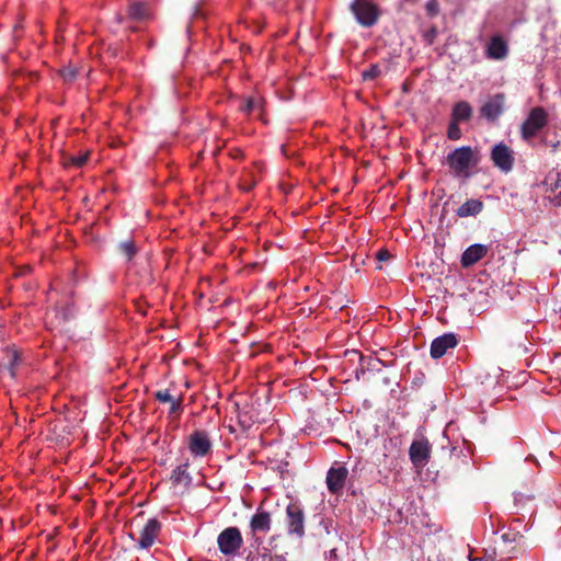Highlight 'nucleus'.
<instances>
[{
    "mask_svg": "<svg viewBox=\"0 0 561 561\" xmlns=\"http://www.w3.org/2000/svg\"><path fill=\"white\" fill-rule=\"evenodd\" d=\"M348 9L356 22L366 28L377 24L381 16L379 7L371 0H352Z\"/></svg>",
    "mask_w": 561,
    "mask_h": 561,
    "instance_id": "nucleus-1",
    "label": "nucleus"
},
{
    "mask_svg": "<svg viewBox=\"0 0 561 561\" xmlns=\"http://www.w3.org/2000/svg\"><path fill=\"white\" fill-rule=\"evenodd\" d=\"M447 163L457 175L468 176L469 168L476 165L478 159L470 146H462L447 156Z\"/></svg>",
    "mask_w": 561,
    "mask_h": 561,
    "instance_id": "nucleus-2",
    "label": "nucleus"
},
{
    "mask_svg": "<svg viewBox=\"0 0 561 561\" xmlns=\"http://www.w3.org/2000/svg\"><path fill=\"white\" fill-rule=\"evenodd\" d=\"M306 516L304 508L298 502H290L286 507L287 534L297 538L305 536Z\"/></svg>",
    "mask_w": 561,
    "mask_h": 561,
    "instance_id": "nucleus-3",
    "label": "nucleus"
},
{
    "mask_svg": "<svg viewBox=\"0 0 561 561\" xmlns=\"http://www.w3.org/2000/svg\"><path fill=\"white\" fill-rule=\"evenodd\" d=\"M243 543L241 531L238 527L225 528L217 538L219 551L225 556H234Z\"/></svg>",
    "mask_w": 561,
    "mask_h": 561,
    "instance_id": "nucleus-4",
    "label": "nucleus"
},
{
    "mask_svg": "<svg viewBox=\"0 0 561 561\" xmlns=\"http://www.w3.org/2000/svg\"><path fill=\"white\" fill-rule=\"evenodd\" d=\"M548 123L547 112L542 107H534L522 124V137L526 140L535 137Z\"/></svg>",
    "mask_w": 561,
    "mask_h": 561,
    "instance_id": "nucleus-5",
    "label": "nucleus"
},
{
    "mask_svg": "<svg viewBox=\"0 0 561 561\" xmlns=\"http://www.w3.org/2000/svg\"><path fill=\"white\" fill-rule=\"evenodd\" d=\"M187 448L195 458H204L210 455L213 451V442L209 434L203 430L194 431L187 437Z\"/></svg>",
    "mask_w": 561,
    "mask_h": 561,
    "instance_id": "nucleus-6",
    "label": "nucleus"
},
{
    "mask_svg": "<svg viewBox=\"0 0 561 561\" xmlns=\"http://www.w3.org/2000/svg\"><path fill=\"white\" fill-rule=\"evenodd\" d=\"M491 160L494 167L504 173H508L514 167V151L504 142H499L491 149Z\"/></svg>",
    "mask_w": 561,
    "mask_h": 561,
    "instance_id": "nucleus-7",
    "label": "nucleus"
},
{
    "mask_svg": "<svg viewBox=\"0 0 561 561\" xmlns=\"http://www.w3.org/2000/svg\"><path fill=\"white\" fill-rule=\"evenodd\" d=\"M21 363V352L15 345H8L0 350V373H7L11 378H15Z\"/></svg>",
    "mask_w": 561,
    "mask_h": 561,
    "instance_id": "nucleus-8",
    "label": "nucleus"
},
{
    "mask_svg": "<svg viewBox=\"0 0 561 561\" xmlns=\"http://www.w3.org/2000/svg\"><path fill=\"white\" fill-rule=\"evenodd\" d=\"M508 43L500 34L491 36L485 46V57L490 60H503L508 56Z\"/></svg>",
    "mask_w": 561,
    "mask_h": 561,
    "instance_id": "nucleus-9",
    "label": "nucleus"
},
{
    "mask_svg": "<svg viewBox=\"0 0 561 561\" xmlns=\"http://www.w3.org/2000/svg\"><path fill=\"white\" fill-rule=\"evenodd\" d=\"M505 95L497 93L492 95L480 108L482 117L490 122H495L504 112Z\"/></svg>",
    "mask_w": 561,
    "mask_h": 561,
    "instance_id": "nucleus-10",
    "label": "nucleus"
},
{
    "mask_svg": "<svg viewBox=\"0 0 561 561\" xmlns=\"http://www.w3.org/2000/svg\"><path fill=\"white\" fill-rule=\"evenodd\" d=\"M458 336L455 333H445L433 340L431 344V357L434 359L443 357L448 350L458 345Z\"/></svg>",
    "mask_w": 561,
    "mask_h": 561,
    "instance_id": "nucleus-11",
    "label": "nucleus"
},
{
    "mask_svg": "<svg viewBox=\"0 0 561 561\" xmlns=\"http://www.w3.org/2000/svg\"><path fill=\"white\" fill-rule=\"evenodd\" d=\"M161 531V523L157 518H150L140 531V538L136 547L138 549L150 548Z\"/></svg>",
    "mask_w": 561,
    "mask_h": 561,
    "instance_id": "nucleus-12",
    "label": "nucleus"
},
{
    "mask_svg": "<svg viewBox=\"0 0 561 561\" xmlns=\"http://www.w3.org/2000/svg\"><path fill=\"white\" fill-rule=\"evenodd\" d=\"M410 459L416 467H423L428 462L431 455V445L426 438L413 440L410 450Z\"/></svg>",
    "mask_w": 561,
    "mask_h": 561,
    "instance_id": "nucleus-13",
    "label": "nucleus"
},
{
    "mask_svg": "<svg viewBox=\"0 0 561 561\" xmlns=\"http://www.w3.org/2000/svg\"><path fill=\"white\" fill-rule=\"evenodd\" d=\"M347 476H348V470L344 466H340L337 468H331L327 474L328 490L332 494L340 493L345 485Z\"/></svg>",
    "mask_w": 561,
    "mask_h": 561,
    "instance_id": "nucleus-14",
    "label": "nucleus"
},
{
    "mask_svg": "<svg viewBox=\"0 0 561 561\" xmlns=\"http://www.w3.org/2000/svg\"><path fill=\"white\" fill-rule=\"evenodd\" d=\"M127 19L142 22L151 18V7L147 1L131 0L127 8Z\"/></svg>",
    "mask_w": 561,
    "mask_h": 561,
    "instance_id": "nucleus-15",
    "label": "nucleus"
},
{
    "mask_svg": "<svg viewBox=\"0 0 561 561\" xmlns=\"http://www.w3.org/2000/svg\"><path fill=\"white\" fill-rule=\"evenodd\" d=\"M272 518L271 514L266 511L257 510L256 513L251 517L250 528L253 536L257 534H267L271 529Z\"/></svg>",
    "mask_w": 561,
    "mask_h": 561,
    "instance_id": "nucleus-16",
    "label": "nucleus"
},
{
    "mask_svg": "<svg viewBox=\"0 0 561 561\" xmlns=\"http://www.w3.org/2000/svg\"><path fill=\"white\" fill-rule=\"evenodd\" d=\"M488 253V248L483 244H472L466 249V251L461 255V265L462 267H469L481 259H483Z\"/></svg>",
    "mask_w": 561,
    "mask_h": 561,
    "instance_id": "nucleus-17",
    "label": "nucleus"
},
{
    "mask_svg": "<svg viewBox=\"0 0 561 561\" xmlns=\"http://www.w3.org/2000/svg\"><path fill=\"white\" fill-rule=\"evenodd\" d=\"M473 114L472 106L467 101H459L455 103L451 110L450 119L462 123L468 122Z\"/></svg>",
    "mask_w": 561,
    "mask_h": 561,
    "instance_id": "nucleus-18",
    "label": "nucleus"
},
{
    "mask_svg": "<svg viewBox=\"0 0 561 561\" xmlns=\"http://www.w3.org/2000/svg\"><path fill=\"white\" fill-rule=\"evenodd\" d=\"M187 468L188 462L186 461L185 463L180 465L172 470L170 480L173 486L190 485L192 478L187 471Z\"/></svg>",
    "mask_w": 561,
    "mask_h": 561,
    "instance_id": "nucleus-19",
    "label": "nucleus"
},
{
    "mask_svg": "<svg viewBox=\"0 0 561 561\" xmlns=\"http://www.w3.org/2000/svg\"><path fill=\"white\" fill-rule=\"evenodd\" d=\"M483 209V203L480 199H468L458 209L459 217H469L480 214Z\"/></svg>",
    "mask_w": 561,
    "mask_h": 561,
    "instance_id": "nucleus-20",
    "label": "nucleus"
},
{
    "mask_svg": "<svg viewBox=\"0 0 561 561\" xmlns=\"http://www.w3.org/2000/svg\"><path fill=\"white\" fill-rule=\"evenodd\" d=\"M350 354L359 358L362 374H365L366 370H379L380 359L373 356H363L358 351H352Z\"/></svg>",
    "mask_w": 561,
    "mask_h": 561,
    "instance_id": "nucleus-21",
    "label": "nucleus"
},
{
    "mask_svg": "<svg viewBox=\"0 0 561 561\" xmlns=\"http://www.w3.org/2000/svg\"><path fill=\"white\" fill-rule=\"evenodd\" d=\"M90 151H85L79 156H65L62 159V164L66 168L75 167L82 168L89 160Z\"/></svg>",
    "mask_w": 561,
    "mask_h": 561,
    "instance_id": "nucleus-22",
    "label": "nucleus"
},
{
    "mask_svg": "<svg viewBox=\"0 0 561 561\" xmlns=\"http://www.w3.org/2000/svg\"><path fill=\"white\" fill-rule=\"evenodd\" d=\"M256 184L254 175L251 171L244 170L239 180V187L243 192H250Z\"/></svg>",
    "mask_w": 561,
    "mask_h": 561,
    "instance_id": "nucleus-23",
    "label": "nucleus"
},
{
    "mask_svg": "<svg viewBox=\"0 0 561 561\" xmlns=\"http://www.w3.org/2000/svg\"><path fill=\"white\" fill-rule=\"evenodd\" d=\"M119 252L128 260H133V257L137 254L138 250L133 240H126L118 244Z\"/></svg>",
    "mask_w": 561,
    "mask_h": 561,
    "instance_id": "nucleus-24",
    "label": "nucleus"
},
{
    "mask_svg": "<svg viewBox=\"0 0 561 561\" xmlns=\"http://www.w3.org/2000/svg\"><path fill=\"white\" fill-rule=\"evenodd\" d=\"M460 123H457L450 119L448 128H447V138L450 140H458L462 136V131L459 127Z\"/></svg>",
    "mask_w": 561,
    "mask_h": 561,
    "instance_id": "nucleus-25",
    "label": "nucleus"
},
{
    "mask_svg": "<svg viewBox=\"0 0 561 561\" xmlns=\"http://www.w3.org/2000/svg\"><path fill=\"white\" fill-rule=\"evenodd\" d=\"M523 538V535L518 530H510L501 536V539L504 545H511L517 542Z\"/></svg>",
    "mask_w": 561,
    "mask_h": 561,
    "instance_id": "nucleus-26",
    "label": "nucleus"
},
{
    "mask_svg": "<svg viewBox=\"0 0 561 561\" xmlns=\"http://www.w3.org/2000/svg\"><path fill=\"white\" fill-rule=\"evenodd\" d=\"M154 399L161 403H170L175 398L170 393L169 389L158 390L153 394Z\"/></svg>",
    "mask_w": 561,
    "mask_h": 561,
    "instance_id": "nucleus-27",
    "label": "nucleus"
},
{
    "mask_svg": "<svg viewBox=\"0 0 561 561\" xmlns=\"http://www.w3.org/2000/svg\"><path fill=\"white\" fill-rule=\"evenodd\" d=\"M553 193V201L558 206H561V174L559 173L556 182L552 184L551 188Z\"/></svg>",
    "mask_w": 561,
    "mask_h": 561,
    "instance_id": "nucleus-28",
    "label": "nucleus"
},
{
    "mask_svg": "<svg viewBox=\"0 0 561 561\" xmlns=\"http://www.w3.org/2000/svg\"><path fill=\"white\" fill-rule=\"evenodd\" d=\"M426 13L430 18H435L439 13L438 0H428L425 4Z\"/></svg>",
    "mask_w": 561,
    "mask_h": 561,
    "instance_id": "nucleus-29",
    "label": "nucleus"
},
{
    "mask_svg": "<svg viewBox=\"0 0 561 561\" xmlns=\"http://www.w3.org/2000/svg\"><path fill=\"white\" fill-rule=\"evenodd\" d=\"M381 73V69L377 65H371L369 69L363 72L364 80H374L379 77Z\"/></svg>",
    "mask_w": 561,
    "mask_h": 561,
    "instance_id": "nucleus-30",
    "label": "nucleus"
},
{
    "mask_svg": "<svg viewBox=\"0 0 561 561\" xmlns=\"http://www.w3.org/2000/svg\"><path fill=\"white\" fill-rule=\"evenodd\" d=\"M437 35H438L437 26L432 25L426 32H424L423 38L428 45H433Z\"/></svg>",
    "mask_w": 561,
    "mask_h": 561,
    "instance_id": "nucleus-31",
    "label": "nucleus"
},
{
    "mask_svg": "<svg viewBox=\"0 0 561 561\" xmlns=\"http://www.w3.org/2000/svg\"><path fill=\"white\" fill-rule=\"evenodd\" d=\"M247 561H274V557L267 550H264L255 556H249Z\"/></svg>",
    "mask_w": 561,
    "mask_h": 561,
    "instance_id": "nucleus-32",
    "label": "nucleus"
},
{
    "mask_svg": "<svg viewBox=\"0 0 561 561\" xmlns=\"http://www.w3.org/2000/svg\"><path fill=\"white\" fill-rule=\"evenodd\" d=\"M60 76L64 78L65 81L71 82L77 77V70L71 67L62 68L60 70Z\"/></svg>",
    "mask_w": 561,
    "mask_h": 561,
    "instance_id": "nucleus-33",
    "label": "nucleus"
},
{
    "mask_svg": "<svg viewBox=\"0 0 561 561\" xmlns=\"http://www.w3.org/2000/svg\"><path fill=\"white\" fill-rule=\"evenodd\" d=\"M183 397L179 396L172 402H170V413H178L182 410Z\"/></svg>",
    "mask_w": 561,
    "mask_h": 561,
    "instance_id": "nucleus-34",
    "label": "nucleus"
},
{
    "mask_svg": "<svg viewBox=\"0 0 561 561\" xmlns=\"http://www.w3.org/2000/svg\"><path fill=\"white\" fill-rule=\"evenodd\" d=\"M391 257L390 252L387 249H380L376 253V260L378 262H385L388 261Z\"/></svg>",
    "mask_w": 561,
    "mask_h": 561,
    "instance_id": "nucleus-35",
    "label": "nucleus"
},
{
    "mask_svg": "<svg viewBox=\"0 0 561 561\" xmlns=\"http://www.w3.org/2000/svg\"><path fill=\"white\" fill-rule=\"evenodd\" d=\"M254 108V101L253 99H248L245 103L241 106V111L245 114H250Z\"/></svg>",
    "mask_w": 561,
    "mask_h": 561,
    "instance_id": "nucleus-36",
    "label": "nucleus"
},
{
    "mask_svg": "<svg viewBox=\"0 0 561 561\" xmlns=\"http://www.w3.org/2000/svg\"><path fill=\"white\" fill-rule=\"evenodd\" d=\"M238 423L243 431L249 430L251 426L250 422H248L240 413L238 414Z\"/></svg>",
    "mask_w": 561,
    "mask_h": 561,
    "instance_id": "nucleus-37",
    "label": "nucleus"
},
{
    "mask_svg": "<svg viewBox=\"0 0 561 561\" xmlns=\"http://www.w3.org/2000/svg\"><path fill=\"white\" fill-rule=\"evenodd\" d=\"M229 154H230V157L232 159H236V160H239V159L243 158V152L240 149H238V148L231 149Z\"/></svg>",
    "mask_w": 561,
    "mask_h": 561,
    "instance_id": "nucleus-38",
    "label": "nucleus"
},
{
    "mask_svg": "<svg viewBox=\"0 0 561 561\" xmlns=\"http://www.w3.org/2000/svg\"><path fill=\"white\" fill-rule=\"evenodd\" d=\"M493 554H495V551H493L492 554H488L486 558L472 557L470 558V561H494Z\"/></svg>",
    "mask_w": 561,
    "mask_h": 561,
    "instance_id": "nucleus-39",
    "label": "nucleus"
},
{
    "mask_svg": "<svg viewBox=\"0 0 561 561\" xmlns=\"http://www.w3.org/2000/svg\"><path fill=\"white\" fill-rule=\"evenodd\" d=\"M23 28V25L21 22L16 23L14 26H13V35L16 36L18 33Z\"/></svg>",
    "mask_w": 561,
    "mask_h": 561,
    "instance_id": "nucleus-40",
    "label": "nucleus"
},
{
    "mask_svg": "<svg viewBox=\"0 0 561 561\" xmlns=\"http://www.w3.org/2000/svg\"><path fill=\"white\" fill-rule=\"evenodd\" d=\"M199 15H201V16L203 15L202 11H201V10H198V9H195L194 16H195V18H197V16H199Z\"/></svg>",
    "mask_w": 561,
    "mask_h": 561,
    "instance_id": "nucleus-41",
    "label": "nucleus"
},
{
    "mask_svg": "<svg viewBox=\"0 0 561 561\" xmlns=\"http://www.w3.org/2000/svg\"><path fill=\"white\" fill-rule=\"evenodd\" d=\"M355 374H356V379H359V375L362 374L360 367L356 369Z\"/></svg>",
    "mask_w": 561,
    "mask_h": 561,
    "instance_id": "nucleus-42",
    "label": "nucleus"
},
{
    "mask_svg": "<svg viewBox=\"0 0 561 561\" xmlns=\"http://www.w3.org/2000/svg\"><path fill=\"white\" fill-rule=\"evenodd\" d=\"M513 549H514V547H512L511 549H507V550H501V553L502 554L510 553Z\"/></svg>",
    "mask_w": 561,
    "mask_h": 561,
    "instance_id": "nucleus-43",
    "label": "nucleus"
},
{
    "mask_svg": "<svg viewBox=\"0 0 561 561\" xmlns=\"http://www.w3.org/2000/svg\"><path fill=\"white\" fill-rule=\"evenodd\" d=\"M117 21H118L119 23H122V22L124 21V18H123L122 15H119V14H118V15H117Z\"/></svg>",
    "mask_w": 561,
    "mask_h": 561,
    "instance_id": "nucleus-44",
    "label": "nucleus"
},
{
    "mask_svg": "<svg viewBox=\"0 0 561 561\" xmlns=\"http://www.w3.org/2000/svg\"><path fill=\"white\" fill-rule=\"evenodd\" d=\"M274 561H284V559H282L280 557H275Z\"/></svg>",
    "mask_w": 561,
    "mask_h": 561,
    "instance_id": "nucleus-45",
    "label": "nucleus"
},
{
    "mask_svg": "<svg viewBox=\"0 0 561 561\" xmlns=\"http://www.w3.org/2000/svg\"><path fill=\"white\" fill-rule=\"evenodd\" d=\"M229 432L230 433H233L234 432V428L232 426H229Z\"/></svg>",
    "mask_w": 561,
    "mask_h": 561,
    "instance_id": "nucleus-46",
    "label": "nucleus"
}]
</instances>
